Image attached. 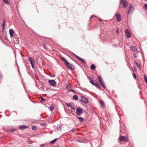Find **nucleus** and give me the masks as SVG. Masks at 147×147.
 Here are the masks:
<instances>
[{"label":"nucleus","mask_w":147,"mask_h":147,"mask_svg":"<svg viewBox=\"0 0 147 147\" xmlns=\"http://www.w3.org/2000/svg\"><path fill=\"white\" fill-rule=\"evenodd\" d=\"M63 60L64 61L67 67L69 69L73 70L74 69V67H73V66L71 64L69 63L67 60L65 59H63Z\"/></svg>","instance_id":"f257e3e1"},{"label":"nucleus","mask_w":147,"mask_h":147,"mask_svg":"<svg viewBox=\"0 0 147 147\" xmlns=\"http://www.w3.org/2000/svg\"><path fill=\"white\" fill-rule=\"evenodd\" d=\"M80 101L85 103H87L88 102V98L86 97L81 96Z\"/></svg>","instance_id":"f03ea898"},{"label":"nucleus","mask_w":147,"mask_h":147,"mask_svg":"<svg viewBox=\"0 0 147 147\" xmlns=\"http://www.w3.org/2000/svg\"><path fill=\"white\" fill-rule=\"evenodd\" d=\"M133 5L132 4H130L129 6V10L127 13V14H129L133 13L134 11V8L133 7Z\"/></svg>","instance_id":"7ed1b4c3"},{"label":"nucleus","mask_w":147,"mask_h":147,"mask_svg":"<svg viewBox=\"0 0 147 147\" xmlns=\"http://www.w3.org/2000/svg\"><path fill=\"white\" fill-rule=\"evenodd\" d=\"M83 110L80 107H78L77 108L76 110V114L77 115H79L83 113Z\"/></svg>","instance_id":"20e7f679"},{"label":"nucleus","mask_w":147,"mask_h":147,"mask_svg":"<svg viewBox=\"0 0 147 147\" xmlns=\"http://www.w3.org/2000/svg\"><path fill=\"white\" fill-rule=\"evenodd\" d=\"M120 4H122L123 7L125 8L128 4L127 2L125 0H120Z\"/></svg>","instance_id":"39448f33"},{"label":"nucleus","mask_w":147,"mask_h":147,"mask_svg":"<svg viewBox=\"0 0 147 147\" xmlns=\"http://www.w3.org/2000/svg\"><path fill=\"white\" fill-rule=\"evenodd\" d=\"M73 54L78 59L83 63L84 65H86V62L84 59L81 58L73 53Z\"/></svg>","instance_id":"423d86ee"},{"label":"nucleus","mask_w":147,"mask_h":147,"mask_svg":"<svg viewBox=\"0 0 147 147\" xmlns=\"http://www.w3.org/2000/svg\"><path fill=\"white\" fill-rule=\"evenodd\" d=\"M48 82L51 86L53 87L55 86L56 84V82L54 80H49L48 81Z\"/></svg>","instance_id":"0eeeda50"},{"label":"nucleus","mask_w":147,"mask_h":147,"mask_svg":"<svg viewBox=\"0 0 147 147\" xmlns=\"http://www.w3.org/2000/svg\"><path fill=\"white\" fill-rule=\"evenodd\" d=\"M125 34L126 37L127 38H129L131 36L130 33H129V30L127 29L125 30Z\"/></svg>","instance_id":"6e6552de"},{"label":"nucleus","mask_w":147,"mask_h":147,"mask_svg":"<svg viewBox=\"0 0 147 147\" xmlns=\"http://www.w3.org/2000/svg\"><path fill=\"white\" fill-rule=\"evenodd\" d=\"M115 16L116 18V20L118 22H119L121 20L120 15L119 13H117L115 15Z\"/></svg>","instance_id":"1a4fd4ad"},{"label":"nucleus","mask_w":147,"mask_h":147,"mask_svg":"<svg viewBox=\"0 0 147 147\" xmlns=\"http://www.w3.org/2000/svg\"><path fill=\"white\" fill-rule=\"evenodd\" d=\"M127 138L124 136H122L119 138V140L121 141H125L127 140Z\"/></svg>","instance_id":"9d476101"},{"label":"nucleus","mask_w":147,"mask_h":147,"mask_svg":"<svg viewBox=\"0 0 147 147\" xmlns=\"http://www.w3.org/2000/svg\"><path fill=\"white\" fill-rule=\"evenodd\" d=\"M28 126L25 125H21L19 126V128L20 129H25L28 128Z\"/></svg>","instance_id":"9b49d317"},{"label":"nucleus","mask_w":147,"mask_h":147,"mask_svg":"<svg viewBox=\"0 0 147 147\" xmlns=\"http://www.w3.org/2000/svg\"><path fill=\"white\" fill-rule=\"evenodd\" d=\"M9 33L10 36L12 37L13 36V34L14 33V30L12 29H10L9 30Z\"/></svg>","instance_id":"f8f14e48"},{"label":"nucleus","mask_w":147,"mask_h":147,"mask_svg":"<svg viewBox=\"0 0 147 147\" xmlns=\"http://www.w3.org/2000/svg\"><path fill=\"white\" fill-rule=\"evenodd\" d=\"M130 48L134 52H135L137 51V49L136 47H135L134 46H131L130 47Z\"/></svg>","instance_id":"ddd939ff"},{"label":"nucleus","mask_w":147,"mask_h":147,"mask_svg":"<svg viewBox=\"0 0 147 147\" xmlns=\"http://www.w3.org/2000/svg\"><path fill=\"white\" fill-rule=\"evenodd\" d=\"M28 60L30 61L31 65L34 63V60L32 58V57H29Z\"/></svg>","instance_id":"4468645a"},{"label":"nucleus","mask_w":147,"mask_h":147,"mask_svg":"<svg viewBox=\"0 0 147 147\" xmlns=\"http://www.w3.org/2000/svg\"><path fill=\"white\" fill-rule=\"evenodd\" d=\"M6 23L5 20L4 19L3 22V24L2 25V27L3 28V31H4L5 28V26Z\"/></svg>","instance_id":"2eb2a0df"},{"label":"nucleus","mask_w":147,"mask_h":147,"mask_svg":"<svg viewBox=\"0 0 147 147\" xmlns=\"http://www.w3.org/2000/svg\"><path fill=\"white\" fill-rule=\"evenodd\" d=\"M98 81H99L100 83L101 82H104L102 79V78L101 77V76H98Z\"/></svg>","instance_id":"dca6fc26"},{"label":"nucleus","mask_w":147,"mask_h":147,"mask_svg":"<svg viewBox=\"0 0 147 147\" xmlns=\"http://www.w3.org/2000/svg\"><path fill=\"white\" fill-rule=\"evenodd\" d=\"M134 62L137 65V66L140 69L141 68V65L138 62L136 61H135Z\"/></svg>","instance_id":"f3484780"},{"label":"nucleus","mask_w":147,"mask_h":147,"mask_svg":"<svg viewBox=\"0 0 147 147\" xmlns=\"http://www.w3.org/2000/svg\"><path fill=\"white\" fill-rule=\"evenodd\" d=\"M71 88V86L70 84H67L66 89L70 90V88Z\"/></svg>","instance_id":"a211bd4d"},{"label":"nucleus","mask_w":147,"mask_h":147,"mask_svg":"<svg viewBox=\"0 0 147 147\" xmlns=\"http://www.w3.org/2000/svg\"><path fill=\"white\" fill-rule=\"evenodd\" d=\"M76 117L78 119L79 121L80 122H82L84 120V119L82 117H78L77 116H76Z\"/></svg>","instance_id":"6ab92c4d"},{"label":"nucleus","mask_w":147,"mask_h":147,"mask_svg":"<svg viewBox=\"0 0 147 147\" xmlns=\"http://www.w3.org/2000/svg\"><path fill=\"white\" fill-rule=\"evenodd\" d=\"M73 98L74 100H77L78 99V97L77 95H74L73 96Z\"/></svg>","instance_id":"aec40b11"},{"label":"nucleus","mask_w":147,"mask_h":147,"mask_svg":"<svg viewBox=\"0 0 147 147\" xmlns=\"http://www.w3.org/2000/svg\"><path fill=\"white\" fill-rule=\"evenodd\" d=\"M62 126L61 125H58L57 126L56 128L58 131H61V129Z\"/></svg>","instance_id":"412c9836"},{"label":"nucleus","mask_w":147,"mask_h":147,"mask_svg":"<svg viewBox=\"0 0 147 147\" xmlns=\"http://www.w3.org/2000/svg\"><path fill=\"white\" fill-rule=\"evenodd\" d=\"M57 140V139L55 138L53 140L51 141L50 142V143L51 144H54L56 142Z\"/></svg>","instance_id":"4be33fe9"},{"label":"nucleus","mask_w":147,"mask_h":147,"mask_svg":"<svg viewBox=\"0 0 147 147\" xmlns=\"http://www.w3.org/2000/svg\"><path fill=\"white\" fill-rule=\"evenodd\" d=\"M100 103L102 105V107H103L105 106V104L102 100H100Z\"/></svg>","instance_id":"5701e85b"},{"label":"nucleus","mask_w":147,"mask_h":147,"mask_svg":"<svg viewBox=\"0 0 147 147\" xmlns=\"http://www.w3.org/2000/svg\"><path fill=\"white\" fill-rule=\"evenodd\" d=\"M100 83V84L101 85V86L103 87V88H106V87L105 85L104 82H101Z\"/></svg>","instance_id":"b1692460"},{"label":"nucleus","mask_w":147,"mask_h":147,"mask_svg":"<svg viewBox=\"0 0 147 147\" xmlns=\"http://www.w3.org/2000/svg\"><path fill=\"white\" fill-rule=\"evenodd\" d=\"M90 68L91 69L94 70L95 68V66L94 64H92L90 66Z\"/></svg>","instance_id":"393cba45"},{"label":"nucleus","mask_w":147,"mask_h":147,"mask_svg":"<svg viewBox=\"0 0 147 147\" xmlns=\"http://www.w3.org/2000/svg\"><path fill=\"white\" fill-rule=\"evenodd\" d=\"M54 109V107L53 106H51L49 108V109L52 111Z\"/></svg>","instance_id":"a878e982"},{"label":"nucleus","mask_w":147,"mask_h":147,"mask_svg":"<svg viewBox=\"0 0 147 147\" xmlns=\"http://www.w3.org/2000/svg\"><path fill=\"white\" fill-rule=\"evenodd\" d=\"M3 1L5 4L7 5L9 4L8 0H3Z\"/></svg>","instance_id":"bb28decb"},{"label":"nucleus","mask_w":147,"mask_h":147,"mask_svg":"<svg viewBox=\"0 0 147 147\" xmlns=\"http://www.w3.org/2000/svg\"><path fill=\"white\" fill-rule=\"evenodd\" d=\"M144 79L145 82L147 84V77H146V76L145 75H144Z\"/></svg>","instance_id":"cd10ccee"},{"label":"nucleus","mask_w":147,"mask_h":147,"mask_svg":"<svg viewBox=\"0 0 147 147\" xmlns=\"http://www.w3.org/2000/svg\"><path fill=\"white\" fill-rule=\"evenodd\" d=\"M90 82L93 85L95 86L96 83L94 82L92 80H90Z\"/></svg>","instance_id":"c85d7f7f"},{"label":"nucleus","mask_w":147,"mask_h":147,"mask_svg":"<svg viewBox=\"0 0 147 147\" xmlns=\"http://www.w3.org/2000/svg\"><path fill=\"white\" fill-rule=\"evenodd\" d=\"M37 128L36 126H34L32 127V129L34 130H36Z\"/></svg>","instance_id":"c756f323"},{"label":"nucleus","mask_w":147,"mask_h":147,"mask_svg":"<svg viewBox=\"0 0 147 147\" xmlns=\"http://www.w3.org/2000/svg\"><path fill=\"white\" fill-rule=\"evenodd\" d=\"M132 75L133 76V77L135 79H136V74L134 73H132Z\"/></svg>","instance_id":"7c9ffc66"},{"label":"nucleus","mask_w":147,"mask_h":147,"mask_svg":"<svg viewBox=\"0 0 147 147\" xmlns=\"http://www.w3.org/2000/svg\"><path fill=\"white\" fill-rule=\"evenodd\" d=\"M16 128L12 129H10V131L11 132H13L16 130Z\"/></svg>","instance_id":"2f4dec72"},{"label":"nucleus","mask_w":147,"mask_h":147,"mask_svg":"<svg viewBox=\"0 0 147 147\" xmlns=\"http://www.w3.org/2000/svg\"><path fill=\"white\" fill-rule=\"evenodd\" d=\"M67 105L68 107H71L72 106L71 105L70 103H67Z\"/></svg>","instance_id":"473e14b6"},{"label":"nucleus","mask_w":147,"mask_h":147,"mask_svg":"<svg viewBox=\"0 0 147 147\" xmlns=\"http://www.w3.org/2000/svg\"><path fill=\"white\" fill-rule=\"evenodd\" d=\"M95 86H96V87H97L98 88L100 89V86L98 84H96Z\"/></svg>","instance_id":"72a5a7b5"},{"label":"nucleus","mask_w":147,"mask_h":147,"mask_svg":"<svg viewBox=\"0 0 147 147\" xmlns=\"http://www.w3.org/2000/svg\"><path fill=\"white\" fill-rule=\"evenodd\" d=\"M69 91H71L74 92L75 93H76V91L73 89H70L69 90Z\"/></svg>","instance_id":"f704fd0d"},{"label":"nucleus","mask_w":147,"mask_h":147,"mask_svg":"<svg viewBox=\"0 0 147 147\" xmlns=\"http://www.w3.org/2000/svg\"><path fill=\"white\" fill-rule=\"evenodd\" d=\"M144 6L145 8L147 10V3L144 4Z\"/></svg>","instance_id":"c9c22d12"},{"label":"nucleus","mask_w":147,"mask_h":147,"mask_svg":"<svg viewBox=\"0 0 147 147\" xmlns=\"http://www.w3.org/2000/svg\"><path fill=\"white\" fill-rule=\"evenodd\" d=\"M136 54H138V53H134L133 56L135 58H136L137 57Z\"/></svg>","instance_id":"e433bc0d"},{"label":"nucleus","mask_w":147,"mask_h":147,"mask_svg":"<svg viewBox=\"0 0 147 147\" xmlns=\"http://www.w3.org/2000/svg\"><path fill=\"white\" fill-rule=\"evenodd\" d=\"M43 47L45 49H46L47 47H46V45L45 44H44L43 45Z\"/></svg>","instance_id":"4c0bfd02"},{"label":"nucleus","mask_w":147,"mask_h":147,"mask_svg":"<svg viewBox=\"0 0 147 147\" xmlns=\"http://www.w3.org/2000/svg\"><path fill=\"white\" fill-rule=\"evenodd\" d=\"M45 100V99L42 97H41V101H43Z\"/></svg>","instance_id":"58836bf2"},{"label":"nucleus","mask_w":147,"mask_h":147,"mask_svg":"<svg viewBox=\"0 0 147 147\" xmlns=\"http://www.w3.org/2000/svg\"><path fill=\"white\" fill-rule=\"evenodd\" d=\"M71 108V109L73 110H74L75 109V108L74 107L72 106Z\"/></svg>","instance_id":"ea45409f"},{"label":"nucleus","mask_w":147,"mask_h":147,"mask_svg":"<svg viewBox=\"0 0 147 147\" xmlns=\"http://www.w3.org/2000/svg\"><path fill=\"white\" fill-rule=\"evenodd\" d=\"M95 16H94V15H92L90 17V19H91L93 17H95Z\"/></svg>","instance_id":"a19ab883"},{"label":"nucleus","mask_w":147,"mask_h":147,"mask_svg":"<svg viewBox=\"0 0 147 147\" xmlns=\"http://www.w3.org/2000/svg\"><path fill=\"white\" fill-rule=\"evenodd\" d=\"M113 47H117V44H113Z\"/></svg>","instance_id":"79ce46f5"},{"label":"nucleus","mask_w":147,"mask_h":147,"mask_svg":"<svg viewBox=\"0 0 147 147\" xmlns=\"http://www.w3.org/2000/svg\"><path fill=\"white\" fill-rule=\"evenodd\" d=\"M31 65H32V68H33V69H34V64H32Z\"/></svg>","instance_id":"37998d69"},{"label":"nucleus","mask_w":147,"mask_h":147,"mask_svg":"<svg viewBox=\"0 0 147 147\" xmlns=\"http://www.w3.org/2000/svg\"><path fill=\"white\" fill-rule=\"evenodd\" d=\"M71 131H72L73 133H74L75 131V130L74 129H71Z\"/></svg>","instance_id":"c03bdc74"},{"label":"nucleus","mask_w":147,"mask_h":147,"mask_svg":"<svg viewBox=\"0 0 147 147\" xmlns=\"http://www.w3.org/2000/svg\"><path fill=\"white\" fill-rule=\"evenodd\" d=\"M88 78L90 80H90H92L91 78V77L90 76L88 77Z\"/></svg>","instance_id":"a18cd8bd"},{"label":"nucleus","mask_w":147,"mask_h":147,"mask_svg":"<svg viewBox=\"0 0 147 147\" xmlns=\"http://www.w3.org/2000/svg\"><path fill=\"white\" fill-rule=\"evenodd\" d=\"M7 112H8V111H5V114H6V115L7 116H9V115H7V114H6V113H7Z\"/></svg>","instance_id":"49530a36"},{"label":"nucleus","mask_w":147,"mask_h":147,"mask_svg":"<svg viewBox=\"0 0 147 147\" xmlns=\"http://www.w3.org/2000/svg\"><path fill=\"white\" fill-rule=\"evenodd\" d=\"M99 20L100 21V23H101V20L99 18Z\"/></svg>","instance_id":"de8ad7c7"},{"label":"nucleus","mask_w":147,"mask_h":147,"mask_svg":"<svg viewBox=\"0 0 147 147\" xmlns=\"http://www.w3.org/2000/svg\"><path fill=\"white\" fill-rule=\"evenodd\" d=\"M44 145V144H41L40 145V146H43Z\"/></svg>","instance_id":"09e8293b"},{"label":"nucleus","mask_w":147,"mask_h":147,"mask_svg":"<svg viewBox=\"0 0 147 147\" xmlns=\"http://www.w3.org/2000/svg\"><path fill=\"white\" fill-rule=\"evenodd\" d=\"M118 30H117V33H118Z\"/></svg>","instance_id":"8fccbe9b"},{"label":"nucleus","mask_w":147,"mask_h":147,"mask_svg":"<svg viewBox=\"0 0 147 147\" xmlns=\"http://www.w3.org/2000/svg\"><path fill=\"white\" fill-rule=\"evenodd\" d=\"M145 1H147V0H145Z\"/></svg>","instance_id":"3c124183"}]
</instances>
